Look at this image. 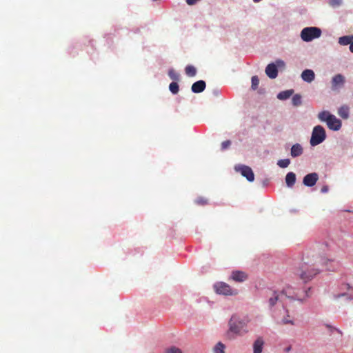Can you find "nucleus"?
Masks as SVG:
<instances>
[{
  "label": "nucleus",
  "mask_w": 353,
  "mask_h": 353,
  "mask_svg": "<svg viewBox=\"0 0 353 353\" xmlns=\"http://www.w3.org/2000/svg\"><path fill=\"white\" fill-rule=\"evenodd\" d=\"M327 191H328V188L327 186H323L321 188V192H327Z\"/></svg>",
  "instance_id": "nucleus-38"
},
{
  "label": "nucleus",
  "mask_w": 353,
  "mask_h": 353,
  "mask_svg": "<svg viewBox=\"0 0 353 353\" xmlns=\"http://www.w3.org/2000/svg\"><path fill=\"white\" fill-rule=\"evenodd\" d=\"M290 163V161L288 159H281L277 162V165L282 168H287Z\"/></svg>",
  "instance_id": "nucleus-29"
},
{
  "label": "nucleus",
  "mask_w": 353,
  "mask_h": 353,
  "mask_svg": "<svg viewBox=\"0 0 353 353\" xmlns=\"http://www.w3.org/2000/svg\"><path fill=\"white\" fill-rule=\"evenodd\" d=\"M185 74L189 77H194L196 74V68L191 65H187L185 69Z\"/></svg>",
  "instance_id": "nucleus-24"
},
{
  "label": "nucleus",
  "mask_w": 353,
  "mask_h": 353,
  "mask_svg": "<svg viewBox=\"0 0 353 353\" xmlns=\"http://www.w3.org/2000/svg\"><path fill=\"white\" fill-rule=\"evenodd\" d=\"M231 145V141L230 140L225 141L222 142L221 143V149L222 150H226Z\"/></svg>",
  "instance_id": "nucleus-34"
},
{
  "label": "nucleus",
  "mask_w": 353,
  "mask_h": 353,
  "mask_svg": "<svg viewBox=\"0 0 353 353\" xmlns=\"http://www.w3.org/2000/svg\"><path fill=\"white\" fill-rule=\"evenodd\" d=\"M264 345L262 337H258L253 343V353H261Z\"/></svg>",
  "instance_id": "nucleus-15"
},
{
  "label": "nucleus",
  "mask_w": 353,
  "mask_h": 353,
  "mask_svg": "<svg viewBox=\"0 0 353 353\" xmlns=\"http://www.w3.org/2000/svg\"><path fill=\"white\" fill-rule=\"evenodd\" d=\"M200 0H185L186 3L189 6H193L196 4Z\"/></svg>",
  "instance_id": "nucleus-36"
},
{
  "label": "nucleus",
  "mask_w": 353,
  "mask_h": 353,
  "mask_svg": "<svg viewBox=\"0 0 353 353\" xmlns=\"http://www.w3.org/2000/svg\"><path fill=\"white\" fill-rule=\"evenodd\" d=\"M214 290L216 294L225 296H234L238 294V290L232 289L228 284L224 282H217L214 286Z\"/></svg>",
  "instance_id": "nucleus-6"
},
{
  "label": "nucleus",
  "mask_w": 353,
  "mask_h": 353,
  "mask_svg": "<svg viewBox=\"0 0 353 353\" xmlns=\"http://www.w3.org/2000/svg\"><path fill=\"white\" fill-rule=\"evenodd\" d=\"M326 123L327 127L332 130L337 131L341 128V121L334 115L331 116Z\"/></svg>",
  "instance_id": "nucleus-10"
},
{
  "label": "nucleus",
  "mask_w": 353,
  "mask_h": 353,
  "mask_svg": "<svg viewBox=\"0 0 353 353\" xmlns=\"http://www.w3.org/2000/svg\"><path fill=\"white\" fill-rule=\"evenodd\" d=\"M265 74L270 79H275L278 75V70L274 63H270L265 68Z\"/></svg>",
  "instance_id": "nucleus-12"
},
{
  "label": "nucleus",
  "mask_w": 353,
  "mask_h": 353,
  "mask_svg": "<svg viewBox=\"0 0 353 353\" xmlns=\"http://www.w3.org/2000/svg\"><path fill=\"white\" fill-rule=\"evenodd\" d=\"M314 72L312 70H305L301 74L302 79L307 83L312 82L314 79Z\"/></svg>",
  "instance_id": "nucleus-16"
},
{
  "label": "nucleus",
  "mask_w": 353,
  "mask_h": 353,
  "mask_svg": "<svg viewBox=\"0 0 353 353\" xmlns=\"http://www.w3.org/2000/svg\"><path fill=\"white\" fill-rule=\"evenodd\" d=\"M338 113L343 119H347L349 117V108L347 106H342L339 108Z\"/></svg>",
  "instance_id": "nucleus-22"
},
{
  "label": "nucleus",
  "mask_w": 353,
  "mask_h": 353,
  "mask_svg": "<svg viewBox=\"0 0 353 353\" xmlns=\"http://www.w3.org/2000/svg\"><path fill=\"white\" fill-rule=\"evenodd\" d=\"M303 147L299 143H296L291 148L290 154L292 157H299L303 154Z\"/></svg>",
  "instance_id": "nucleus-17"
},
{
  "label": "nucleus",
  "mask_w": 353,
  "mask_h": 353,
  "mask_svg": "<svg viewBox=\"0 0 353 353\" xmlns=\"http://www.w3.org/2000/svg\"><path fill=\"white\" fill-rule=\"evenodd\" d=\"M350 50L353 52V42L352 41V43H350Z\"/></svg>",
  "instance_id": "nucleus-40"
},
{
  "label": "nucleus",
  "mask_w": 353,
  "mask_h": 353,
  "mask_svg": "<svg viewBox=\"0 0 353 353\" xmlns=\"http://www.w3.org/2000/svg\"><path fill=\"white\" fill-rule=\"evenodd\" d=\"M296 182V174L292 172H288L285 176V183L288 187L292 188Z\"/></svg>",
  "instance_id": "nucleus-18"
},
{
  "label": "nucleus",
  "mask_w": 353,
  "mask_h": 353,
  "mask_svg": "<svg viewBox=\"0 0 353 353\" xmlns=\"http://www.w3.org/2000/svg\"><path fill=\"white\" fill-rule=\"evenodd\" d=\"M225 345L221 342H219L213 348V353H225Z\"/></svg>",
  "instance_id": "nucleus-23"
},
{
  "label": "nucleus",
  "mask_w": 353,
  "mask_h": 353,
  "mask_svg": "<svg viewBox=\"0 0 353 353\" xmlns=\"http://www.w3.org/2000/svg\"><path fill=\"white\" fill-rule=\"evenodd\" d=\"M259 84V79L257 76H253L252 77V88L256 90Z\"/></svg>",
  "instance_id": "nucleus-30"
},
{
  "label": "nucleus",
  "mask_w": 353,
  "mask_h": 353,
  "mask_svg": "<svg viewBox=\"0 0 353 353\" xmlns=\"http://www.w3.org/2000/svg\"><path fill=\"white\" fill-rule=\"evenodd\" d=\"M353 41V36H343L339 38V43L342 46L350 45Z\"/></svg>",
  "instance_id": "nucleus-21"
},
{
  "label": "nucleus",
  "mask_w": 353,
  "mask_h": 353,
  "mask_svg": "<svg viewBox=\"0 0 353 353\" xmlns=\"http://www.w3.org/2000/svg\"><path fill=\"white\" fill-rule=\"evenodd\" d=\"M319 250H320V248H318V250H308L307 252H313L314 254V257L312 258L313 259H315L317 256H323V257H325V259H328L326 256H323V255H321Z\"/></svg>",
  "instance_id": "nucleus-35"
},
{
  "label": "nucleus",
  "mask_w": 353,
  "mask_h": 353,
  "mask_svg": "<svg viewBox=\"0 0 353 353\" xmlns=\"http://www.w3.org/2000/svg\"><path fill=\"white\" fill-rule=\"evenodd\" d=\"M268 303L270 307H273L277 302H281L283 307L287 305L281 292L269 290L267 294Z\"/></svg>",
  "instance_id": "nucleus-7"
},
{
  "label": "nucleus",
  "mask_w": 353,
  "mask_h": 353,
  "mask_svg": "<svg viewBox=\"0 0 353 353\" xmlns=\"http://www.w3.org/2000/svg\"><path fill=\"white\" fill-rule=\"evenodd\" d=\"M318 179L319 176L316 172L310 173L304 176L303 183L305 186L312 187L316 184Z\"/></svg>",
  "instance_id": "nucleus-9"
},
{
  "label": "nucleus",
  "mask_w": 353,
  "mask_h": 353,
  "mask_svg": "<svg viewBox=\"0 0 353 353\" xmlns=\"http://www.w3.org/2000/svg\"><path fill=\"white\" fill-rule=\"evenodd\" d=\"M169 77L173 81L179 80V74L176 72L174 69H170L168 71Z\"/></svg>",
  "instance_id": "nucleus-26"
},
{
  "label": "nucleus",
  "mask_w": 353,
  "mask_h": 353,
  "mask_svg": "<svg viewBox=\"0 0 353 353\" xmlns=\"http://www.w3.org/2000/svg\"><path fill=\"white\" fill-rule=\"evenodd\" d=\"M169 89L172 93L177 94L179 90V87L176 82H172L169 85Z\"/></svg>",
  "instance_id": "nucleus-28"
},
{
  "label": "nucleus",
  "mask_w": 353,
  "mask_h": 353,
  "mask_svg": "<svg viewBox=\"0 0 353 353\" xmlns=\"http://www.w3.org/2000/svg\"><path fill=\"white\" fill-rule=\"evenodd\" d=\"M345 78L343 75L339 74L335 75L332 80V88L336 90L338 87L343 85Z\"/></svg>",
  "instance_id": "nucleus-13"
},
{
  "label": "nucleus",
  "mask_w": 353,
  "mask_h": 353,
  "mask_svg": "<svg viewBox=\"0 0 353 353\" xmlns=\"http://www.w3.org/2000/svg\"><path fill=\"white\" fill-rule=\"evenodd\" d=\"M326 138L325 129L321 125H316L313 128L310 139V145L312 146L321 143Z\"/></svg>",
  "instance_id": "nucleus-4"
},
{
  "label": "nucleus",
  "mask_w": 353,
  "mask_h": 353,
  "mask_svg": "<svg viewBox=\"0 0 353 353\" xmlns=\"http://www.w3.org/2000/svg\"><path fill=\"white\" fill-rule=\"evenodd\" d=\"M292 103L294 106H299L301 104V96L295 94L292 97Z\"/></svg>",
  "instance_id": "nucleus-27"
},
{
  "label": "nucleus",
  "mask_w": 353,
  "mask_h": 353,
  "mask_svg": "<svg viewBox=\"0 0 353 353\" xmlns=\"http://www.w3.org/2000/svg\"><path fill=\"white\" fill-rule=\"evenodd\" d=\"M326 269H327V270H332V269H331L330 267H327V268H326Z\"/></svg>",
  "instance_id": "nucleus-42"
},
{
  "label": "nucleus",
  "mask_w": 353,
  "mask_h": 353,
  "mask_svg": "<svg viewBox=\"0 0 353 353\" xmlns=\"http://www.w3.org/2000/svg\"><path fill=\"white\" fill-rule=\"evenodd\" d=\"M313 252H306L303 256L300 267L295 274L304 282L307 283L313 279L319 274V265L327 266L328 263L334 262L333 260L327 259L323 256H317L315 259Z\"/></svg>",
  "instance_id": "nucleus-1"
},
{
  "label": "nucleus",
  "mask_w": 353,
  "mask_h": 353,
  "mask_svg": "<svg viewBox=\"0 0 353 353\" xmlns=\"http://www.w3.org/2000/svg\"><path fill=\"white\" fill-rule=\"evenodd\" d=\"M195 203L198 205H205L208 204V200L203 197H199L196 199Z\"/></svg>",
  "instance_id": "nucleus-32"
},
{
  "label": "nucleus",
  "mask_w": 353,
  "mask_h": 353,
  "mask_svg": "<svg viewBox=\"0 0 353 353\" xmlns=\"http://www.w3.org/2000/svg\"><path fill=\"white\" fill-rule=\"evenodd\" d=\"M342 3V0H329V5L332 8H336L339 6Z\"/></svg>",
  "instance_id": "nucleus-31"
},
{
  "label": "nucleus",
  "mask_w": 353,
  "mask_h": 353,
  "mask_svg": "<svg viewBox=\"0 0 353 353\" xmlns=\"http://www.w3.org/2000/svg\"><path fill=\"white\" fill-rule=\"evenodd\" d=\"M321 34V30L316 27H307L302 30L301 37L304 41H311L312 40L319 38Z\"/></svg>",
  "instance_id": "nucleus-5"
},
{
  "label": "nucleus",
  "mask_w": 353,
  "mask_h": 353,
  "mask_svg": "<svg viewBox=\"0 0 353 353\" xmlns=\"http://www.w3.org/2000/svg\"><path fill=\"white\" fill-rule=\"evenodd\" d=\"M327 327L330 329L331 332L334 330V331L337 332L339 334H340L341 335H342V332L340 330L333 327L332 326H329V325H327Z\"/></svg>",
  "instance_id": "nucleus-37"
},
{
  "label": "nucleus",
  "mask_w": 353,
  "mask_h": 353,
  "mask_svg": "<svg viewBox=\"0 0 353 353\" xmlns=\"http://www.w3.org/2000/svg\"><path fill=\"white\" fill-rule=\"evenodd\" d=\"M205 82L203 80H199L192 84L191 89L194 93H200L205 90Z\"/></svg>",
  "instance_id": "nucleus-14"
},
{
  "label": "nucleus",
  "mask_w": 353,
  "mask_h": 353,
  "mask_svg": "<svg viewBox=\"0 0 353 353\" xmlns=\"http://www.w3.org/2000/svg\"><path fill=\"white\" fill-rule=\"evenodd\" d=\"M166 353H182L181 350L179 348L176 347H171L166 350Z\"/></svg>",
  "instance_id": "nucleus-33"
},
{
  "label": "nucleus",
  "mask_w": 353,
  "mask_h": 353,
  "mask_svg": "<svg viewBox=\"0 0 353 353\" xmlns=\"http://www.w3.org/2000/svg\"><path fill=\"white\" fill-rule=\"evenodd\" d=\"M248 323L237 315H232L228 321V330L225 336L228 340H233L248 332Z\"/></svg>",
  "instance_id": "nucleus-2"
},
{
  "label": "nucleus",
  "mask_w": 353,
  "mask_h": 353,
  "mask_svg": "<svg viewBox=\"0 0 353 353\" xmlns=\"http://www.w3.org/2000/svg\"><path fill=\"white\" fill-rule=\"evenodd\" d=\"M293 92V90L282 91L278 94L277 98L280 100H285L292 95Z\"/></svg>",
  "instance_id": "nucleus-19"
},
{
  "label": "nucleus",
  "mask_w": 353,
  "mask_h": 353,
  "mask_svg": "<svg viewBox=\"0 0 353 353\" xmlns=\"http://www.w3.org/2000/svg\"><path fill=\"white\" fill-rule=\"evenodd\" d=\"M281 292L287 305L294 301L302 303L309 296L306 290H301L292 285H286Z\"/></svg>",
  "instance_id": "nucleus-3"
},
{
  "label": "nucleus",
  "mask_w": 353,
  "mask_h": 353,
  "mask_svg": "<svg viewBox=\"0 0 353 353\" xmlns=\"http://www.w3.org/2000/svg\"><path fill=\"white\" fill-rule=\"evenodd\" d=\"M234 169L236 172H240L242 176L245 177L248 181L252 182L254 180V172L249 166L245 165H237L234 167Z\"/></svg>",
  "instance_id": "nucleus-8"
},
{
  "label": "nucleus",
  "mask_w": 353,
  "mask_h": 353,
  "mask_svg": "<svg viewBox=\"0 0 353 353\" xmlns=\"http://www.w3.org/2000/svg\"><path fill=\"white\" fill-rule=\"evenodd\" d=\"M290 350H291V346H288V347L285 348V352H288L290 351Z\"/></svg>",
  "instance_id": "nucleus-41"
},
{
  "label": "nucleus",
  "mask_w": 353,
  "mask_h": 353,
  "mask_svg": "<svg viewBox=\"0 0 353 353\" xmlns=\"http://www.w3.org/2000/svg\"><path fill=\"white\" fill-rule=\"evenodd\" d=\"M276 63H277L279 65H284V62H283L282 60H277V61H276Z\"/></svg>",
  "instance_id": "nucleus-39"
},
{
  "label": "nucleus",
  "mask_w": 353,
  "mask_h": 353,
  "mask_svg": "<svg viewBox=\"0 0 353 353\" xmlns=\"http://www.w3.org/2000/svg\"><path fill=\"white\" fill-rule=\"evenodd\" d=\"M281 323L284 325H287V324H290V325H294V319L293 318H292L289 314H288V311L287 310V314L285 316H284L282 320H281Z\"/></svg>",
  "instance_id": "nucleus-25"
},
{
  "label": "nucleus",
  "mask_w": 353,
  "mask_h": 353,
  "mask_svg": "<svg viewBox=\"0 0 353 353\" xmlns=\"http://www.w3.org/2000/svg\"><path fill=\"white\" fill-rule=\"evenodd\" d=\"M230 279L235 282H243L248 279V275L243 271L235 270L232 272Z\"/></svg>",
  "instance_id": "nucleus-11"
},
{
  "label": "nucleus",
  "mask_w": 353,
  "mask_h": 353,
  "mask_svg": "<svg viewBox=\"0 0 353 353\" xmlns=\"http://www.w3.org/2000/svg\"><path fill=\"white\" fill-rule=\"evenodd\" d=\"M332 115L333 114H330L328 111H322L318 114V118L321 121L327 123Z\"/></svg>",
  "instance_id": "nucleus-20"
}]
</instances>
